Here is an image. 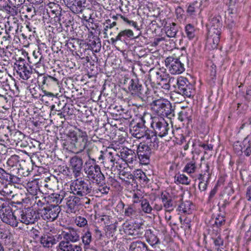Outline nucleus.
<instances>
[{"mask_svg": "<svg viewBox=\"0 0 251 251\" xmlns=\"http://www.w3.org/2000/svg\"><path fill=\"white\" fill-rule=\"evenodd\" d=\"M151 119V116L150 114L144 113L141 117L140 122L130 127V132L132 135L138 139L145 138L148 140V143L155 142L157 138L153 131L149 129L145 125L146 120Z\"/></svg>", "mask_w": 251, "mask_h": 251, "instance_id": "obj_1", "label": "nucleus"}, {"mask_svg": "<svg viewBox=\"0 0 251 251\" xmlns=\"http://www.w3.org/2000/svg\"><path fill=\"white\" fill-rule=\"evenodd\" d=\"M220 26L219 18L216 17L209 19V23L206 24L208 35L205 46L208 47L209 49L217 48L220 41V34L218 33L217 28Z\"/></svg>", "mask_w": 251, "mask_h": 251, "instance_id": "obj_2", "label": "nucleus"}, {"mask_svg": "<svg viewBox=\"0 0 251 251\" xmlns=\"http://www.w3.org/2000/svg\"><path fill=\"white\" fill-rule=\"evenodd\" d=\"M85 165L84 171L88 180L93 183L98 185L102 184L105 177L99 165L95 164V160H89L86 162Z\"/></svg>", "mask_w": 251, "mask_h": 251, "instance_id": "obj_3", "label": "nucleus"}, {"mask_svg": "<svg viewBox=\"0 0 251 251\" xmlns=\"http://www.w3.org/2000/svg\"><path fill=\"white\" fill-rule=\"evenodd\" d=\"M69 136L71 144L76 149L77 152H81L86 148L87 144V135L86 132L79 129L69 133Z\"/></svg>", "mask_w": 251, "mask_h": 251, "instance_id": "obj_4", "label": "nucleus"}, {"mask_svg": "<svg viewBox=\"0 0 251 251\" xmlns=\"http://www.w3.org/2000/svg\"><path fill=\"white\" fill-rule=\"evenodd\" d=\"M151 106L152 110L158 116L171 118L173 115L171 103L165 99L154 100Z\"/></svg>", "mask_w": 251, "mask_h": 251, "instance_id": "obj_5", "label": "nucleus"}, {"mask_svg": "<svg viewBox=\"0 0 251 251\" xmlns=\"http://www.w3.org/2000/svg\"><path fill=\"white\" fill-rule=\"evenodd\" d=\"M151 127L153 129V133L155 136L160 137L166 136L170 130L168 123L162 117H151Z\"/></svg>", "mask_w": 251, "mask_h": 251, "instance_id": "obj_6", "label": "nucleus"}, {"mask_svg": "<svg viewBox=\"0 0 251 251\" xmlns=\"http://www.w3.org/2000/svg\"><path fill=\"white\" fill-rule=\"evenodd\" d=\"M0 218L3 223L13 227H17L19 224V220L12 212V209L6 206V202H3L0 208Z\"/></svg>", "mask_w": 251, "mask_h": 251, "instance_id": "obj_7", "label": "nucleus"}, {"mask_svg": "<svg viewBox=\"0 0 251 251\" xmlns=\"http://www.w3.org/2000/svg\"><path fill=\"white\" fill-rule=\"evenodd\" d=\"M165 64L169 71L172 74H180L184 70V64L180 60V58L170 56L165 60Z\"/></svg>", "mask_w": 251, "mask_h": 251, "instance_id": "obj_8", "label": "nucleus"}, {"mask_svg": "<svg viewBox=\"0 0 251 251\" xmlns=\"http://www.w3.org/2000/svg\"><path fill=\"white\" fill-rule=\"evenodd\" d=\"M72 193L78 196L84 197L91 191V187L81 179H76L71 186Z\"/></svg>", "mask_w": 251, "mask_h": 251, "instance_id": "obj_9", "label": "nucleus"}, {"mask_svg": "<svg viewBox=\"0 0 251 251\" xmlns=\"http://www.w3.org/2000/svg\"><path fill=\"white\" fill-rule=\"evenodd\" d=\"M60 211L59 206L51 204L40 209L39 214L44 220L53 221L57 218Z\"/></svg>", "mask_w": 251, "mask_h": 251, "instance_id": "obj_10", "label": "nucleus"}, {"mask_svg": "<svg viewBox=\"0 0 251 251\" xmlns=\"http://www.w3.org/2000/svg\"><path fill=\"white\" fill-rule=\"evenodd\" d=\"M71 193L70 192L71 195L65 198L67 206L70 212H75L77 206L79 205L83 204V203L89 204L90 203V200L87 199L86 197L80 199L76 196V195H75L74 193L71 194Z\"/></svg>", "mask_w": 251, "mask_h": 251, "instance_id": "obj_11", "label": "nucleus"}, {"mask_svg": "<svg viewBox=\"0 0 251 251\" xmlns=\"http://www.w3.org/2000/svg\"><path fill=\"white\" fill-rule=\"evenodd\" d=\"M177 93L182 96L190 98L194 93L193 86L190 84L186 78L179 77L177 80Z\"/></svg>", "mask_w": 251, "mask_h": 251, "instance_id": "obj_12", "label": "nucleus"}, {"mask_svg": "<svg viewBox=\"0 0 251 251\" xmlns=\"http://www.w3.org/2000/svg\"><path fill=\"white\" fill-rule=\"evenodd\" d=\"M17 68V72L20 77L24 80H27L32 73V69L30 66L26 64L25 60L20 57L15 63Z\"/></svg>", "mask_w": 251, "mask_h": 251, "instance_id": "obj_13", "label": "nucleus"}, {"mask_svg": "<svg viewBox=\"0 0 251 251\" xmlns=\"http://www.w3.org/2000/svg\"><path fill=\"white\" fill-rule=\"evenodd\" d=\"M99 160L102 159V163L105 168L112 169L115 164L120 163V156L118 154H113L111 151L107 152L104 155H100L99 157Z\"/></svg>", "mask_w": 251, "mask_h": 251, "instance_id": "obj_14", "label": "nucleus"}, {"mask_svg": "<svg viewBox=\"0 0 251 251\" xmlns=\"http://www.w3.org/2000/svg\"><path fill=\"white\" fill-rule=\"evenodd\" d=\"M63 240L71 243L77 242L80 240L78 231L74 228L69 227L62 232Z\"/></svg>", "mask_w": 251, "mask_h": 251, "instance_id": "obj_15", "label": "nucleus"}, {"mask_svg": "<svg viewBox=\"0 0 251 251\" xmlns=\"http://www.w3.org/2000/svg\"><path fill=\"white\" fill-rule=\"evenodd\" d=\"M144 229L141 225L138 223L128 224L125 226V232L128 235L134 237V238L141 236L143 233Z\"/></svg>", "mask_w": 251, "mask_h": 251, "instance_id": "obj_16", "label": "nucleus"}, {"mask_svg": "<svg viewBox=\"0 0 251 251\" xmlns=\"http://www.w3.org/2000/svg\"><path fill=\"white\" fill-rule=\"evenodd\" d=\"M68 8L75 14H78L82 11L83 4L85 0H63Z\"/></svg>", "mask_w": 251, "mask_h": 251, "instance_id": "obj_17", "label": "nucleus"}, {"mask_svg": "<svg viewBox=\"0 0 251 251\" xmlns=\"http://www.w3.org/2000/svg\"><path fill=\"white\" fill-rule=\"evenodd\" d=\"M20 219L21 223L25 225H29L34 223L35 219L34 215L35 212L31 209L28 208L19 211Z\"/></svg>", "mask_w": 251, "mask_h": 251, "instance_id": "obj_18", "label": "nucleus"}, {"mask_svg": "<svg viewBox=\"0 0 251 251\" xmlns=\"http://www.w3.org/2000/svg\"><path fill=\"white\" fill-rule=\"evenodd\" d=\"M83 162L82 159L77 156L73 157L70 160V165L75 177H77L81 174Z\"/></svg>", "mask_w": 251, "mask_h": 251, "instance_id": "obj_19", "label": "nucleus"}, {"mask_svg": "<svg viewBox=\"0 0 251 251\" xmlns=\"http://www.w3.org/2000/svg\"><path fill=\"white\" fill-rule=\"evenodd\" d=\"M128 89L132 95H136L141 98L144 96L143 86L139 84L137 80L132 79L130 81Z\"/></svg>", "mask_w": 251, "mask_h": 251, "instance_id": "obj_20", "label": "nucleus"}, {"mask_svg": "<svg viewBox=\"0 0 251 251\" xmlns=\"http://www.w3.org/2000/svg\"><path fill=\"white\" fill-rule=\"evenodd\" d=\"M120 161L126 162L128 165L132 164L136 161V155L135 152L131 150L124 149L120 153Z\"/></svg>", "mask_w": 251, "mask_h": 251, "instance_id": "obj_21", "label": "nucleus"}, {"mask_svg": "<svg viewBox=\"0 0 251 251\" xmlns=\"http://www.w3.org/2000/svg\"><path fill=\"white\" fill-rule=\"evenodd\" d=\"M40 242L45 248H51L56 244V240L53 236L44 234L40 237Z\"/></svg>", "mask_w": 251, "mask_h": 251, "instance_id": "obj_22", "label": "nucleus"}, {"mask_svg": "<svg viewBox=\"0 0 251 251\" xmlns=\"http://www.w3.org/2000/svg\"><path fill=\"white\" fill-rule=\"evenodd\" d=\"M194 209L192 203L189 201L182 202L178 207V210L181 213L190 214Z\"/></svg>", "mask_w": 251, "mask_h": 251, "instance_id": "obj_23", "label": "nucleus"}, {"mask_svg": "<svg viewBox=\"0 0 251 251\" xmlns=\"http://www.w3.org/2000/svg\"><path fill=\"white\" fill-rule=\"evenodd\" d=\"M145 236L146 241L152 247L155 246L159 243V239L152 233L151 229L146 230Z\"/></svg>", "mask_w": 251, "mask_h": 251, "instance_id": "obj_24", "label": "nucleus"}, {"mask_svg": "<svg viewBox=\"0 0 251 251\" xmlns=\"http://www.w3.org/2000/svg\"><path fill=\"white\" fill-rule=\"evenodd\" d=\"M146 244L141 241L133 242L129 246V251H148Z\"/></svg>", "mask_w": 251, "mask_h": 251, "instance_id": "obj_25", "label": "nucleus"}, {"mask_svg": "<svg viewBox=\"0 0 251 251\" xmlns=\"http://www.w3.org/2000/svg\"><path fill=\"white\" fill-rule=\"evenodd\" d=\"M74 245L70 242L63 240L59 242L57 249L60 251H72Z\"/></svg>", "mask_w": 251, "mask_h": 251, "instance_id": "obj_26", "label": "nucleus"}, {"mask_svg": "<svg viewBox=\"0 0 251 251\" xmlns=\"http://www.w3.org/2000/svg\"><path fill=\"white\" fill-rule=\"evenodd\" d=\"M242 145L243 147L241 148L242 150L245 149L244 151L245 155L249 156L251 154V140L249 139V136L244 139Z\"/></svg>", "mask_w": 251, "mask_h": 251, "instance_id": "obj_27", "label": "nucleus"}, {"mask_svg": "<svg viewBox=\"0 0 251 251\" xmlns=\"http://www.w3.org/2000/svg\"><path fill=\"white\" fill-rule=\"evenodd\" d=\"M26 189L27 191L32 195H36L39 190V187L36 180L28 182L26 184Z\"/></svg>", "mask_w": 251, "mask_h": 251, "instance_id": "obj_28", "label": "nucleus"}, {"mask_svg": "<svg viewBox=\"0 0 251 251\" xmlns=\"http://www.w3.org/2000/svg\"><path fill=\"white\" fill-rule=\"evenodd\" d=\"M175 182L184 185L190 184L191 179L186 175L183 174H178L175 177Z\"/></svg>", "mask_w": 251, "mask_h": 251, "instance_id": "obj_29", "label": "nucleus"}, {"mask_svg": "<svg viewBox=\"0 0 251 251\" xmlns=\"http://www.w3.org/2000/svg\"><path fill=\"white\" fill-rule=\"evenodd\" d=\"M82 242L84 246H88L92 241V233L89 229L84 231L81 237Z\"/></svg>", "mask_w": 251, "mask_h": 251, "instance_id": "obj_30", "label": "nucleus"}, {"mask_svg": "<svg viewBox=\"0 0 251 251\" xmlns=\"http://www.w3.org/2000/svg\"><path fill=\"white\" fill-rule=\"evenodd\" d=\"M166 33L169 37H175L178 31L176 24L174 23L167 26L166 27Z\"/></svg>", "mask_w": 251, "mask_h": 251, "instance_id": "obj_31", "label": "nucleus"}, {"mask_svg": "<svg viewBox=\"0 0 251 251\" xmlns=\"http://www.w3.org/2000/svg\"><path fill=\"white\" fill-rule=\"evenodd\" d=\"M153 75L156 78L158 84L161 81H166L167 77L169 76V75L160 70L155 71Z\"/></svg>", "mask_w": 251, "mask_h": 251, "instance_id": "obj_32", "label": "nucleus"}, {"mask_svg": "<svg viewBox=\"0 0 251 251\" xmlns=\"http://www.w3.org/2000/svg\"><path fill=\"white\" fill-rule=\"evenodd\" d=\"M140 201L142 211L146 213H151L152 209L149 201L145 198H142Z\"/></svg>", "mask_w": 251, "mask_h": 251, "instance_id": "obj_33", "label": "nucleus"}, {"mask_svg": "<svg viewBox=\"0 0 251 251\" xmlns=\"http://www.w3.org/2000/svg\"><path fill=\"white\" fill-rule=\"evenodd\" d=\"M0 239L5 242H9L10 240V233L3 226H0Z\"/></svg>", "mask_w": 251, "mask_h": 251, "instance_id": "obj_34", "label": "nucleus"}, {"mask_svg": "<svg viewBox=\"0 0 251 251\" xmlns=\"http://www.w3.org/2000/svg\"><path fill=\"white\" fill-rule=\"evenodd\" d=\"M125 215L126 216L131 218H134L138 216L136 209L131 205L128 206L125 209Z\"/></svg>", "mask_w": 251, "mask_h": 251, "instance_id": "obj_35", "label": "nucleus"}, {"mask_svg": "<svg viewBox=\"0 0 251 251\" xmlns=\"http://www.w3.org/2000/svg\"><path fill=\"white\" fill-rule=\"evenodd\" d=\"M201 4L198 2L190 4L187 7V13L190 15H194L199 9Z\"/></svg>", "mask_w": 251, "mask_h": 251, "instance_id": "obj_36", "label": "nucleus"}, {"mask_svg": "<svg viewBox=\"0 0 251 251\" xmlns=\"http://www.w3.org/2000/svg\"><path fill=\"white\" fill-rule=\"evenodd\" d=\"M133 32L130 29H125L120 31L118 34L119 38H120V41H123V39H127L128 38H131L133 36Z\"/></svg>", "mask_w": 251, "mask_h": 251, "instance_id": "obj_37", "label": "nucleus"}, {"mask_svg": "<svg viewBox=\"0 0 251 251\" xmlns=\"http://www.w3.org/2000/svg\"><path fill=\"white\" fill-rule=\"evenodd\" d=\"M43 84L47 85L59 84V80L57 78L50 75H48L43 77Z\"/></svg>", "mask_w": 251, "mask_h": 251, "instance_id": "obj_38", "label": "nucleus"}, {"mask_svg": "<svg viewBox=\"0 0 251 251\" xmlns=\"http://www.w3.org/2000/svg\"><path fill=\"white\" fill-rule=\"evenodd\" d=\"M75 225L80 227H84L87 226L88 221L85 218L82 216H76L75 220Z\"/></svg>", "mask_w": 251, "mask_h": 251, "instance_id": "obj_39", "label": "nucleus"}, {"mask_svg": "<svg viewBox=\"0 0 251 251\" xmlns=\"http://www.w3.org/2000/svg\"><path fill=\"white\" fill-rule=\"evenodd\" d=\"M185 32L189 39H192L195 36V28L191 24H188L185 26Z\"/></svg>", "mask_w": 251, "mask_h": 251, "instance_id": "obj_40", "label": "nucleus"}, {"mask_svg": "<svg viewBox=\"0 0 251 251\" xmlns=\"http://www.w3.org/2000/svg\"><path fill=\"white\" fill-rule=\"evenodd\" d=\"M151 153V149L150 147L145 144L140 143L137 148V153Z\"/></svg>", "mask_w": 251, "mask_h": 251, "instance_id": "obj_41", "label": "nucleus"}, {"mask_svg": "<svg viewBox=\"0 0 251 251\" xmlns=\"http://www.w3.org/2000/svg\"><path fill=\"white\" fill-rule=\"evenodd\" d=\"M138 158L141 164L147 165L149 164L150 161V157L151 153H137Z\"/></svg>", "mask_w": 251, "mask_h": 251, "instance_id": "obj_42", "label": "nucleus"}, {"mask_svg": "<svg viewBox=\"0 0 251 251\" xmlns=\"http://www.w3.org/2000/svg\"><path fill=\"white\" fill-rule=\"evenodd\" d=\"M19 156L17 155H12L7 161V164L10 167L16 166L19 162Z\"/></svg>", "mask_w": 251, "mask_h": 251, "instance_id": "obj_43", "label": "nucleus"}, {"mask_svg": "<svg viewBox=\"0 0 251 251\" xmlns=\"http://www.w3.org/2000/svg\"><path fill=\"white\" fill-rule=\"evenodd\" d=\"M116 25L117 23L116 22H113L111 23L110 20L106 21V25H105L103 29V34L105 35L104 38H107L108 37L107 32L108 29L112 28L113 27Z\"/></svg>", "mask_w": 251, "mask_h": 251, "instance_id": "obj_44", "label": "nucleus"}, {"mask_svg": "<svg viewBox=\"0 0 251 251\" xmlns=\"http://www.w3.org/2000/svg\"><path fill=\"white\" fill-rule=\"evenodd\" d=\"M195 163L193 161H191L185 165L183 169V172L187 173L188 174H191L195 171Z\"/></svg>", "mask_w": 251, "mask_h": 251, "instance_id": "obj_45", "label": "nucleus"}, {"mask_svg": "<svg viewBox=\"0 0 251 251\" xmlns=\"http://www.w3.org/2000/svg\"><path fill=\"white\" fill-rule=\"evenodd\" d=\"M190 110H182L179 112L178 119L181 121H183L185 120H189L190 116H189V112Z\"/></svg>", "mask_w": 251, "mask_h": 251, "instance_id": "obj_46", "label": "nucleus"}, {"mask_svg": "<svg viewBox=\"0 0 251 251\" xmlns=\"http://www.w3.org/2000/svg\"><path fill=\"white\" fill-rule=\"evenodd\" d=\"M174 80V78H170L169 76H168L166 81H161L158 84V85H160L163 89L168 90L170 87V83Z\"/></svg>", "mask_w": 251, "mask_h": 251, "instance_id": "obj_47", "label": "nucleus"}, {"mask_svg": "<svg viewBox=\"0 0 251 251\" xmlns=\"http://www.w3.org/2000/svg\"><path fill=\"white\" fill-rule=\"evenodd\" d=\"M213 167L210 166L208 164H206V169H205V176H207L206 182H208L212 176L213 173Z\"/></svg>", "mask_w": 251, "mask_h": 251, "instance_id": "obj_48", "label": "nucleus"}, {"mask_svg": "<svg viewBox=\"0 0 251 251\" xmlns=\"http://www.w3.org/2000/svg\"><path fill=\"white\" fill-rule=\"evenodd\" d=\"M163 204L164 207L168 211H172L174 209L175 205L173 202L172 199L169 201H166L163 202Z\"/></svg>", "mask_w": 251, "mask_h": 251, "instance_id": "obj_49", "label": "nucleus"}, {"mask_svg": "<svg viewBox=\"0 0 251 251\" xmlns=\"http://www.w3.org/2000/svg\"><path fill=\"white\" fill-rule=\"evenodd\" d=\"M101 185L99 186V188L96 189V193L98 194L100 193L101 194H107L109 190V188L107 186H102V184H100Z\"/></svg>", "mask_w": 251, "mask_h": 251, "instance_id": "obj_50", "label": "nucleus"}, {"mask_svg": "<svg viewBox=\"0 0 251 251\" xmlns=\"http://www.w3.org/2000/svg\"><path fill=\"white\" fill-rule=\"evenodd\" d=\"M137 178H139L140 179L143 181L144 182H148L149 180L146 176L145 174L141 170H138L136 171V176Z\"/></svg>", "mask_w": 251, "mask_h": 251, "instance_id": "obj_51", "label": "nucleus"}, {"mask_svg": "<svg viewBox=\"0 0 251 251\" xmlns=\"http://www.w3.org/2000/svg\"><path fill=\"white\" fill-rule=\"evenodd\" d=\"M33 56L34 57V60L33 61L34 63L38 64L41 62V60L43 58L42 55L41 53L38 51L36 52L34 51L33 52Z\"/></svg>", "mask_w": 251, "mask_h": 251, "instance_id": "obj_52", "label": "nucleus"}, {"mask_svg": "<svg viewBox=\"0 0 251 251\" xmlns=\"http://www.w3.org/2000/svg\"><path fill=\"white\" fill-rule=\"evenodd\" d=\"M25 0H8L9 3L15 7H18L24 3Z\"/></svg>", "mask_w": 251, "mask_h": 251, "instance_id": "obj_53", "label": "nucleus"}, {"mask_svg": "<svg viewBox=\"0 0 251 251\" xmlns=\"http://www.w3.org/2000/svg\"><path fill=\"white\" fill-rule=\"evenodd\" d=\"M132 198L133 203H138L139 202H141V200H142V198H144L139 192H136L133 194Z\"/></svg>", "mask_w": 251, "mask_h": 251, "instance_id": "obj_54", "label": "nucleus"}, {"mask_svg": "<svg viewBox=\"0 0 251 251\" xmlns=\"http://www.w3.org/2000/svg\"><path fill=\"white\" fill-rule=\"evenodd\" d=\"M198 180H199V188L201 191H204V184L203 183V176L202 174H199L198 176Z\"/></svg>", "mask_w": 251, "mask_h": 251, "instance_id": "obj_55", "label": "nucleus"}, {"mask_svg": "<svg viewBox=\"0 0 251 251\" xmlns=\"http://www.w3.org/2000/svg\"><path fill=\"white\" fill-rule=\"evenodd\" d=\"M53 200L56 204L60 203L64 199V197L62 195L59 194H55L53 195Z\"/></svg>", "mask_w": 251, "mask_h": 251, "instance_id": "obj_56", "label": "nucleus"}, {"mask_svg": "<svg viewBox=\"0 0 251 251\" xmlns=\"http://www.w3.org/2000/svg\"><path fill=\"white\" fill-rule=\"evenodd\" d=\"M161 199L162 200V202H164L167 201H169L171 199V197L170 196V194L166 192H163L161 195Z\"/></svg>", "mask_w": 251, "mask_h": 251, "instance_id": "obj_57", "label": "nucleus"}, {"mask_svg": "<svg viewBox=\"0 0 251 251\" xmlns=\"http://www.w3.org/2000/svg\"><path fill=\"white\" fill-rule=\"evenodd\" d=\"M123 161H120V163H117L116 168L119 170L122 169H125L126 166H129L126 162L122 163Z\"/></svg>", "mask_w": 251, "mask_h": 251, "instance_id": "obj_58", "label": "nucleus"}, {"mask_svg": "<svg viewBox=\"0 0 251 251\" xmlns=\"http://www.w3.org/2000/svg\"><path fill=\"white\" fill-rule=\"evenodd\" d=\"M214 243L216 246H220L223 245L224 242L222 238L219 236L214 240Z\"/></svg>", "mask_w": 251, "mask_h": 251, "instance_id": "obj_59", "label": "nucleus"}, {"mask_svg": "<svg viewBox=\"0 0 251 251\" xmlns=\"http://www.w3.org/2000/svg\"><path fill=\"white\" fill-rule=\"evenodd\" d=\"M43 93L44 94L42 96V100H44L47 97L52 98L54 96V95L52 93L46 91H43Z\"/></svg>", "mask_w": 251, "mask_h": 251, "instance_id": "obj_60", "label": "nucleus"}, {"mask_svg": "<svg viewBox=\"0 0 251 251\" xmlns=\"http://www.w3.org/2000/svg\"><path fill=\"white\" fill-rule=\"evenodd\" d=\"M210 75L212 76V78H213V77H215L216 71V66L214 64H212L210 67Z\"/></svg>", "mask_w": 251, "mask_h": 251, "instance_id": "obj_61", "label": "nucleus"}, {"mask_svg": "<svg viewBox=\"0 0 251 251\" xmlns=\"http://www.w3.org/2000/svg\"><path fill=\"white\" fill-rule=\"evenodd\" d=\"M246 198L249 201H251V185L247 188L246 192Z\"/></svg>", "mask_w": 251, "mask_h": 251, "instance_id": "obj_62", "label": "nucleus"}, {"mask_svg": "<svg viewBox=\"0 0 251 251\" xmlns=\"http://www.w3.org/2000/svg\"><path fill=\"white\" fill-rule=\"evenodd\" d=\"M48 6L50 9H53L54 8H59V5L54 2H49L48 4Z\"/></svg>", "mask_w": 251, "mask_h": 251, "instance_id": "obj_63", "label": "nucleus"}, {"mask_svg": "<svg viewBox=\"0 0 251 251\" xmlns=\"http://www.w3.org/2000/svg\"><path fill=\"white\" fill-rule=\"evenodd\" d=\"M72 251H83V250L81 246L75 245Z\"/></svg>", "mask_w": 251, "mask_h": 251, "instance_id": "obj_64", "label": "nucleus"}]
</instances>
